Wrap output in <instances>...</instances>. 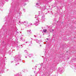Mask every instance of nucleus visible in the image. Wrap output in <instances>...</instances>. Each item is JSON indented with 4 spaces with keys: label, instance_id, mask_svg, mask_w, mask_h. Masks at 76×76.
Segmentation results:
<instances>
[{
    "label": "nucleus",
    "instance_id": "28",
    "mask_svg": "<svg viewBox=\"0 0 76 76\" xmlns=\"http://www.w3.org/2000/svg\"><path fill=\"white\" fill-rule=\"evenodd\" d=\"M37 1H39V0H37Z\"/></svg>",
    "mask_w": 76,
    "mask_h": 76
},
{
    "label": "nucleus",
    "instance_id": "11",
    "mask_svg": "<svg viewBox=\"0 0 76 76\" xmlns=\"http://www.w3.org/2000/svg\"><path fill=\"white\" fill-rule=\"evenodd\" d=\"M32 56H33V55L32 54H30L29 55V57H32Z\"/></svg>",
    "mask_w": 76,
    "mask_h": 76
},
{
    "label": "nucleus",
    "instance_id": "31",
    "mask_svg": "<svg viewBox=\"0 0 76 76\" xmlns=\"http://www.w3.org/2000/svg\"><path fill=\"white\" fill-rule=\"evenodd\" d=\"M40 47H41V45H40Z\"/></svg>",
    "mask_w": 76,
    "mask_h": 76
},
{
    "label": "nucleus",
    "instance_id": "16",
    "mask_svg": "<svg viewBox=\"0 0 76 76\" xmlns=\"http://www.w3.org/2000/svg\"><path fill=\"white\" fill-rule=\"evenodd\" d=\"M36 5H38V4H39V3H37L36 4Z\"/></svg>",
    "mask_w": 76,
    "mask_h": 76
},
{
    "label": "nucleus",
    "instance_id": "36",
    "mask_svg": "<svg viewBox=\"0 0 76 76\" xmlns=\"http://www.w3.org/2000/svg\"><path fill=\"white\" fill-rule=\"evenodd\" d=\"M23 41H25V40H23Z\"/></svg>",
    "mask_w": 76,
    "mask_h": 76
},
{
    "label": "nucleus",
    "instance_id": "20",
    "mask_svg": "<svg viewBox=\"0 0 76 76\" xmlns=\"http://www.w3.org/2000/svg\"><path fill=\"white\" fill-rule=\"evenodd\" d=\"M30 25H32V23H30Z\"/></svg>",
    "mask_w": 76,
    "mask_h": 76
},
{
    "label": "nucleus",
    "instance_id": "32",
    "mask_svg": "<svg viewBox=\"0 0 76 76\" xmlns=\"http://www.w3.org/2000/svg\"><path fill=\"white\" fill-rule=\"evenodd\" d=\"M31 39H32V38H31Z\"/></svg>",
    "mask_w": 76,
    "mask_h": 76
},
{
    "label": "nucleus",
    "instance_id": "4",
    "mask_svg": "<svg viewBox=\"0 0 76 76\" xmlns=\"http://www.w3.org/2000/svg\"><path fill=\"white\" fill-rule=\"evenodd\" d=\"M34 24L36 26H37V25H39V22L38 21L35 22L34 23Z\"/></svg>",
    "mask_w": 76,
    "mask_h": 76
},
{
    "label": "nucleus",
    "instance_id": "13",
    "mask_svg": "<svg viewBox=\"0 0 76 76\" xmlns=\"http://www.w3.org/2000/svg\"><path fill=\"white\" fill-rule=\"evenodd\" d=\"M14 76H19V74H16V75H15Z\"/></svg>",
    "mask_w": 76,
    "mask_h": 76
},
{
    "label": "nucleus",
    "instance_id": "24",
    "mask_svg": "<svg viewBox=\"0 0 76 76\" xmlns=\"http://www.w3.org/2000/svg\"><path fill=\"white\" fill-rule=\"evenodd\" d=\"M27 42H26V43H27Z\"/></svg>",
    "mask_w": 76,
    "mask_h": 76
},
{
    "label": "nucleus",
    "instance_id": "37",
    "mask_svg": "<svg viewBox=\"0 0 76 76\" xmlns=\"http://www.w3.org/2000/svg\"><path fill=\"white\" fill-rule=\"evenodd\" d=\"M42 64H43L42 63Z\"/></svg>",
    "mask_w": 76,
    "mask_h": 76
},
{
    "label": "nucleus",
    "instance_id": "18",
    "mask_svg": "<svg viewBox=\"0 0 76 76\" xmlns=\"http://www.w3.org/2000/svg\"><path fill=\"white\" fill-rule=\"evenodd\" d=\"M23 10H25V9H23Z\"/></svg>",
    "mask_w": 76,
    "mask_h": 76
},
{
    "label": "nucleus",
    "instance_id": "26",
    "mask_svg": "<svg viewBox=\"0 0 76 76\" xmlns=\"http://www.w3.org/2000/svg\"><path fill=\"white\" fill-rule=\"evenodd\" d=\"M25 57H26V58H27V57H26V56Z\"/></svg>",
    "mask_w": 76,
    "mask_h": 76
},
{
    "label": "nucleus",
    "instance_id": "12",
    "mask_svg": "<svg viewBox=\"0 0 76 76\" xmlns=\"http://www.w3.org/2000/svg\"><path fill=\"white\" fill-rule=\"evenodd\" d=\"M43 32H46V31H47V30L46 29H43Z\"/></svg>",
    "mask_w": 76,
    "mask_h": 76
},
{
    "label": "nucleus",
    "instance_id": "23",
    "mask_svg": "<svg viewBox=\"0 0 76 76\" xmlns=\"http://www.w3.org/2000/svg\"><path fill=\"white\" fill-rule=\"evenodd\" d=\"M46 39H47V40H48V38H47Z\"/></svg>",
    "mask_w": 76,
    "mask_h": 76
},
{
    "label": "nucleus",
    "instance_id": "8",
    "mask_svg": "<svg viewBox=\"0 0 76 76\" xmlns=\"http://www.w3.org/2000/svg\"><path fill=\"white\" fill-rule=\"evenodd\" d=\"M39 15H43V13H42V12H39Z\"/></svg>",
    "mask_w": 76,
    "mask_h": 76
},
{
    "label": "nucleus",
    "instance_id": "5",
    "mask_svg": "<svg viewBox=\"0 0 76 76\" xmlns=\"http://www.w3.org/2000/svg\"><path fill=\"white\" fill-rule=\"evenodd\" d=\"M27 33L28 34H31V30H27Z\"/></svg>",
    "mask_w": 76,
    "mask_h": 76
},
{
    "label": "nucleus",
    "instance_id": "27",
    "mask_svg": "<svg viewBox=\"0 0 76 76\" xmlns=\"http://www.w3.org/2000/svg\"><path fill=\"white\" fill-rule=\"evenodd\" d=\"M40 66H42V65L41 64V65H40Z\"/></svg>",
    "mask_w": 76,
    "mask_h": 76
},
{
    "label": "nucleus",
    "instance_id": "34",
    "mask_svg": "<svg viewBox=\"0 0 76 76\" xmlns=\"http://www.w3.org/2000/svg\"><path fill=\"white\" fill-rule=\"evenodd\" d=\"M7 18H8V16H7Z\"/></svg>",
    "mask_w": 76,
    "mask_h": 76
},
{
    "label": "nucleus",
    "instance_id": "1",
    "mask_svg": "<svg viewBox=\"0 0 76 76\" xmlns=\"http://www.w3.org/2000/svg\"><path fill=\"white\" fill-rule=\"evenodd\" d=\"M20 56L18 55V56H16L15 57V60L16 61L15 62H18V61H20L21 59H20Z\"/></svg>",
    "mask_w": 76,
    "mask_h": 76
},
{
    "label": "nucleus",
    "instance_id": "29",
    "mask_svg": "<svg viewBox=\"0 0 76 76\" xmlns=\"http://www.w3.org/2000/svg\"><path fill=\"white\" fill-rule=\"evenodd\" d=\"M34 73H35V71H34Z\"/></svg>",
    "mask_w": 76,
    "mask_h": 76
},
{
    "label": "nucleus",
    "instance_id": "9",
    "mask_svg": "<svg viewBox=\"0 0 76 76\" xmlns=\"http://www.w3.org/2000/svg\"><path fill=\"white\" fill-rule=\"evenodd\" d=\"M52 66V67H55L56 66V64H53Z\"/></svg>",
    "mask_w": 76,
    "mask_h": 76
},
{
    "label": "nucleus",
    "instance_id": "10",
    "mask_svg": "<svg viewBox=\"0 0 76 76\" xmlns=\"http://www.w3.org/2000/svg\"><path fill=\"white\" fill-rule=\"evenodd\" d=\"M37 22H38V21H39V18H37Z\"/></svg>",
    "mask_w": 76,
    "mask_h": 76
},
{
    "label": "nucleus",
    "instance_id": "33",
    "mask_svg": "<svg viewBox=\"0 0 76 76\" xmlns=\"http://www.w3.org/2000/svg\"><path fill=\"white\" fill-rule=\"evenodd\" d=\"M45 20V19H44V21Z\"/></svg>",
    "mask_w": 76,
    "mask_h": 76
},
{
    "label": "nucleus",
    "instance_id": "35",
    "mask_svg": "<svg viewBox=\"0 0 76 76\" xmlns=\"http://www.w3.org/2000/svg\"><path fill=\"white\" fill-rule=\"evenodd\" d=\"M35 18H36V17H35Z\"/></svg>",
    "mask_w": 76,
    "mask_h": 76
},
{
    "label": "nucleus",
    "instance_id": "19",
    "mask_svg": "<svg viewBox=\"0 0 76 76\" xmlns=\"http://www.w3.org/2000/svg\"><path fill=\"white\" fill-rule=\"evenodd\" d=\"M56 74H58V72H57Z\"/></svg>",
    "mask_w": 76,
    "mask_h": 76
},
{
    "label": "nucleus",
    "instance_id": "3",
    "mask_svg": "<svg viewBox=\"0 0 76 76\" xmlns=\"http://www.w3.org/2000/svg\"><path fill=\"white\" fill-rule=\"evenodd\" d=\"M63 69V68H59L58 69V72H62Z\"/></svg>",
    "mask_w": 76,
    "mask_h": 76
},
{
    "label": "nucleus",
    "instance_id": "15",
    "mask_svg": "<svg viewBox=\"0 0 76 76\" xmlns=\"http://www.w3.org/2000/svg\"><path fill=\"white\" fill-rule=\"evenodd\" d=\"M25 52L26 53H27V50H25Z\"/></svg>",
    "mask_w": 76,
    "mask_h": 76
},
{
    "label": "nucleus",
    "instance_id": "17",
    "mask_svg": "<svg viewBox=\"0 0 76 76\" xmlns=\"http://www.w3.org/2000/svg\"><path fill=\"white\" fill-rule=\"evenodd\" d=\"M19 23H20V24H22V22L20 23V21H19Z\"/></svg>",
    "mask_w": 76,
    "mask_h": 76
},
{
    "label": "nucleus",
    "instance_id": "2",
    "mask_svg": "<svg viewBox=\"0 0 76 76\" xmlns=\"http://www.w3.org/2000/svg\"><path fill=\"white\" fill-rule=\"evenodd\" d=\"M22 23H23L24 25H25V26H26V27H28V21H24V22H22Z\"/></svg>",
    "mask_w": 76,
    "mask_h": 76
},
{
    "label": "nucleus",
    "instance_id": "21",
    "mask_svg": "<svg viewBox=\"0 0 76 76\" xmlns=\"http://www.w3.org/2000/svg\"><path fill=\"white\" fill-rule=\"evenodd\" d=\"M52 32H53V31H54V30H52Z\"/></svg>",
    "mask_w": 76,
    "mask_h": 76
},
{
    "label": "nucleus",
    "instance_id": "30",
    "mask_svg": "<svg viewBox=\"0 0 76 76\" xmlns=\"http://www.w3.org/2000/svg\"><path fill=\"white\" fill-rule=\"evenodd\" d=\"M53 37H54V35H53Z\"/></svg>",
    "mask_w": 76,
    "mask_h": 76
},
{
    "label": "nucleus",
    "instance_id": "6",
    "mask_svg": "<svg viewBox=\"0 0 76 76\" xmlns=\"http://www.w3.org/2000/svg\"><path fill=\"white\" fill-rule=\"evenodd\" d=\"M45 76H49L50 75V74H48V73H47V72H46L45 73Z\"/></svg>",
    "mask_w": 76,
    "mask_h": 76
},
{
    "label": "nucleus",
    "instance_id": "7",
    "mask_svg": "<svg viewBox=\"0 0 76 76\" xmlns=\"http://www.w3.org/2000/svg\"><path fill=\"white\" fill-rule=\"evenodd\" d=\"M36 41L37 42V43H39V42H41L39 40H38L37 39L36 40Z\"/></svg>",
    "mask_w": 76,
    "mask_h": 76
},
{
    "label": "nucleus",
    "instance_id": "25",
    "mask_svg": "<svg viewBox=\"0 0 76 76\" xmlns=\"http://www.w3.org/2000/svg\"><path fill=\"white\" fill-rule=\"evenodd\" d=\"M34 37H36V36L34 35Z\"/></svg>",
    "mask_w": 76,
    "mask_h": 76
},
{
    "label": "nucleus",
    "instance_id": "22",
    "mask_svg": "<svg viewBox=\"0 0 76 76\" xmlns=\"http://www.w3.org/2000/svg\"><path fill=\"white\" fill-rule=\"evenodd\" d=\"M42 10H44V9H43V8H42Z\"/></svg>",
    "mask_w": 76,
    "mask_h": 76
},
{
    "label": "nucleus",
    "instance_id": "14",
    "mask_svg": "<svg viewBox=\"0 0 76 76\" xmlns=\"http://www.w3.org/2000/svg\"><path fill=\"white\" fill-rule=\"evenodd\" d=\"M20 40L22 41H23V40H22V38H20Z\"/></svg>",
    "mask_w": 76,
    "mask_h": 76
}]
</instances>
